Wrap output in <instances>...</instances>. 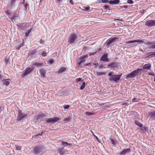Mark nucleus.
<instances>
[{
  "label": "nucleus",
  "instance_id": "obj_5",
  "mask_svg": "<svg viewBox=\"0 0 155 155\" xmlns=\"http://www.w3.org/2000/svg\"><path fill=\"white\" fill-rule=\"evenodd\" d=\"M60 118L57 117H54L53 118H48L45 121L48 124H54L59 120H61Z\"/></svg>",
  "mask_w": 155,
  "mask_h": 155
},
{
  "label": "nucleus",
  "instance_id": "obj_47",
  "mask_svg": "<svg viewBox=\"0 0 155 155\" xmlns=\"http://www.w3.org/2000/svg\"><path fill=\"white\" fill-rule=\"evenodd\" d=\"M81 80V78H77L76 79V82H78Z\"/></svg>",
  "mask_w": 155,
  "mask_h": 155
},
{
  "label": "nucleus",
  "instance_id": "obj_33",
  "mask_svg": "<svg viewBox=\"0 0 155 155\" xmlns=\"http://www.w3.org/2000/svg\"><path fill=\"white\" fill-rule=\"evenodd\" d=\"M85 114L88 115H93L94 114V113L89 112H86Z\"/></svg>",
  "mask_w": 155,
  "mask_h": 155
},
{
  "label": "nucleus",
  "instance_id": "obj_3",
  "mask_svg": "<svg viewBox=\"0 0 155 155\" xmlns=\"http://www.w3.org/2000/svg\"><path fill=\"white\" fill-rule=\"evenodd\" d=\"M141 70V69L138 68L134 71H133L130 73L127 74L126 76V78L127 79L128 78H133L139 75V71Z\"/></svg>",
  "mask_w": 155,
  "mask_h": 155
},
{
  "label": "nucleus",
  "instance_id": "obj_58",
  "mask_svg": "<svg viewBox=\"0 0 155 155\" xmlns=\"http://www.w3.org/2000/svg\"><path fill=\"white\" fill-rule=\"evenodd\" d=\"M2 107H0V113H1V111H2Z\"/></svg>",
  "mask_w": 155,
  "mask_h": 155
},
{
  "label": "nucleus",
  "instance_id": "obj_15",
  "mask_svg": "<svg viewBox=\"0 0 155 155\" xmlns=\"http://www.w3.org/2000/svg\"><path fill=\"white\" fill-rule=\"evenodd\" d=\"M130 152V149L129 148L125 149L120 152V155H125V154L129 153Z\"/></svg>",
  "mask_w": 155,
  "mask_h": 155
},
{
  "label": "nucleus",
  "instance_id": "obj_22",
  "mask_svg": "<svg viewBox=\"0 0 155 155\" xmlns=\"http://www.w3.org/2000/svg\"><path fill=\"white\" fill-rule=\"evenodd\" d=\"M62 144L64 146V147L67 146L68 147H70L71 145V144L68 143L66 142L63 141H62Z\"/></svg>",
  "mask_w": 155,
  "mask_h": 155
},
{
  "label": "nucleus",
  "instance_id": "obj_38",
  "mask_svg": "<svg viewBox=\"0 0 155 155\" xmlns=\"http://www.w3.org/2000/svg\"><path fill=\"white\" fill-rule=\"evenodd\" d=\"M70 107V106L68 105H66L64 106V108L66 109Z\"/></svg>",
  "mask_w": 155,
  "mask_h": 155
},
{
  "label": "nucleus",
  "instance_id": "obj_31",
  "mask_svg": "<svg viewBox=\"0 0 155 155\" xmlns=\"http://www.w3.org/2000/svg\"><path fill=\"white\" fill-rule=\"evenodd\" d=\"M23 46V45L22 44H21L17 46L16 47V49L17 50H19Z\"/></svg>",
  "mask_w": 155,
  "mask_h": 155
},
{
  "label": "nucleus",
  "instance_id": "obj_42",
  "mask_svg": "<svg viewBox=\"0 0 155 155\" xmlns=\"http://www.w3.org/2000/svg\"><path fill=\"white\" fill-rule=\"evenodd\" d=\"M121 8H128V6L127 5H125L123 6H121Z\"/></svg>",
  "mask_w": 155,
  "mask_h": 155
},
{
  "label": "nucleus",
  "instance_id": "obj_19",
  "mask_svg": "<svg viewBox=\"0 0 155 155\" xmlns=\"http://www.w3.org/2000/svg\"><path fill=\"white\" fill-rule=\"evenodd\" d=\"M151 68V65L150 63L146 64H144L143 67V68L145 69H147V70H149Z\"/></svg>",
  "mask_w": 155,
  "mask_h": 155
},
{
  "label": "nucleus",
  "instance_id": "obj_40",
  "mask_svg": "<svg viewBox=\"0 0 155 155\" xmlns=\"http://www.w3.org/2000/svg\"><path fill=\"white\" fill-rule=\"evenodd\" d=\"M54 62V60L52 59H51L48 61V63L49 64H52Z\"/></svg>",
  "mask_w": 155,
  "mask_h": 155
},
{
  "label": "nucleus",
  "instance_id": "obj_35",
  "mask_svg": "<svg viewBox=\"0 0 155 155\" xmlns=\"http://www.w3.org/2000/svg\"><path fill=\"white\" fill-rule=\"evenodd\" d=\"M15 146H16V150H19L21 149V146H18L16 145H15Z\"/></svg>",
  "mask_w": 155,
  "mask_h": 155
},
{
  "label": "nucleus",
  "instance_id": "obj_10",
  "mask_svg": "<svg viewBox=\"0 0 155 155\" xmlns=\"http://www.w3.org/2000/svg\"><path fill=\"white\" fill-rule=\"evenodd\" d=\"M118 66V63L115 62L110 63L107 66V68L113 69L117 68Z\"/></svg>",
  "mask_w": 155,
  "mask_h": 155
},
{
  "label": "nucleus",
  "instance_id": "obj_27",
  "mask_svg": "<svg viewBox=\"0 0 155 155\" xmlns=\"http://www.w3.org/2000/svg\"><path fill=\"white\" fill-rule=\"evenodd\" d=\"M105 73L103 72H97L96 74L97 76H100L105 74Z\"/></svg>",
  "mask_w": 155,
  "mask_h": 155
},
{
  "label": "nucleus",
  "instance_id": "obj_45",
  "mask_svg": "<svg viewBox=\"0 0 155 155\" xmlns=\"http://www.w3.org/2000/svg\"><path fill=\"white\" fill-rule=\"evenodd\" d=\"M44 41L42 39H40V43L41 44H43L44 43Z\"/></svg>",
  "mask_w": 155,
  "mask_h": 155
},
{
  "label": "nucleus",
  "instance_id": "obj_56",
  "mask_svg": "<svg viewBox=\"0 0 155 155\" xmlns=\"http://www.w3.org/2000/svg\"><path fill=\"white\" fill-rule=\"evenodd\" d=\"M97 1L99 3L102 2L101 0H97Z\"/></svg>",
  "mask_w": 155,
  "mask_h": 155
},
{
  "label": "nucleus",
  "instance_id": "obj_29",
  "mask_svg": "<svg viewBox=\"0 0 155 155\" xmlns=\"http://www.w3.org/2000/svg\"><path fill=\"white\" fill-rule=\"evenodd\" d=\"M28 4L27 3V2H26L25 4L24 5V10L25 11H26L27 10V7H28Z\"/></svg>",
  "mask_w": 155,
  "mask_h": 155
},
{
  "label": "nucleus",
  "instance_id": "obj_24",
  "mask_svg": "<svg viewBox=\"0 0 155 155\" xmlns=\"http://www.w3.org/2000/svg\"><path fill=\"white\" fill-rule=\"evenodd\" d=\"M32 28H31L27 30L26 32L25 33V35L26 36H28L30 33L31 32L32 30Z\"/></svg>",
  "mask_w": 155,
  "mask_h": 155
},
{
  "label": "nucleus",
  "instance_id": "obj_26",
  "mask_svg": "<svg viewBox=\"0 0 155 155\" xmlns=\"http://www.w3.org/2000/svg\"><path fill=\"white\" fill-rule=\"evenodd\" d=\"M135 123L136 125L140 127H142L143 126L142 124L138 121L135 120Z\"/></svg>",
  "mask_w": 155,
  "mask_h": 155
},
{
  "label": "nucleus",
  "instance_id": "obj_9",
  "mask_svg": "<svg viewBox=\"0 0 155 155\" xmlns=\"http://www.w3.org/2000/svg\"><path fill=\"white\" fill-rule=\"evenodd\" d=\"M145 25L148 27H152L155 26V21L153 20H150L146 21Z\"/></svg>",
  "mask_w": 155,
  "mask_h": 155
},
{
  "label": "nucleus",
  "instance_id": "obj_25",
  "mask_svg": "<svg viewBox=\"0 0 155 155\" xmlns=\"http://www.w3.org/2000/svg\"><path fill=\"white\" fill-rule=\"evenodd\" d=\"M34 65L37 67H41L42 66V64L41 63L36 62L34 64Z\"/></svg>",
  "mask_w": 155,
  "mask_h": 155
},
{
  "label": "nucleus",
  "instance_id": "obj_50",
  "mask_svg": "<svg viewBox=\"0 0 155 155\" xmlns=\"http://www.w3.org/2000/svg\"><path fill=\"white\" fill-rule=\"evenodd\" d=\"M69 2L72 5H74L73 1L72 0H70Z\"/></svg>",
  "mask_w": 155,
  "mask_h": 155
},
{
  "label": "nucleus",
  "instance_id": "obj_8",
  "mask_svg": "<svg viewBox=\"0 0 155 155\" xmlns=\"http://www.w3.org/2000/svg\"><path fill=\"white\" fill-rule=\"evenodd\" d=\"M21 110H18V116L17 117V119L18 120H21L25 118L27 115L26 114L22 113Z\"/></svg>",
  "mask_w": 155,
  "mask_h": 155
},
{
  "label": "nucleus",
  "instance_id": "obj_6",
  "mask_svg": "<svg viewBox=\"0 0 155 155\" xmlns=\"http://www.w3.org/2000/svg\"><path fill=\"white\" fill-rule=\"evenodd\" d=\"M33 69L34 68L33 66L27 67L23 72L22 77H24L25 76L30 74Z\"/></svg>",
  "mask_w": 155,
  "mask_h": 155
},
{
  "label": "nucleus",
  "instance_id": "obj_21",
  "mask_svg": "<svg viewBox=\"0 0 155 155\" xmlns=\"http://www.w3.org/2000/svg\"><path fill=\"white\" fill-rule=\"evenodd\" d=\"M66 68L64 67H62L61 68H60L57 71V73L58 74L61 73H62L64 71H65L66 70Z\"/></svg>",
  "mask_w": 155,
  "mask_h": 155
},
{
  "label": "nucleus",
  "instance_id": "obj_18",
  "mask_svg": "<svg viewBox=\"0 0 155 155\" xmlns=\"http://www.w3.org/2000/svg\"><path fill=\"white\" fill-rule=\"evenodd\" d=\"M39 71L40 74L41 75V77H44L46 73V71L43 68L40 69L39 70Z\"/></svg>",
  "mask_w": 155,
  "mask_h": 155
},
{
  "label": "nucleus",
  "instance_id": "obj_51",
  "mask_svg": "<svg viewBox=\"0 0 155 155\" xmlns=\"http://www.w3.org/2000/svg\"><path fill=\"white\" fill-rule=\"evenodd\" d=\"M84 8L85 9V10L86 11H88L89 10V8L87 7H85Z\"/></svg>",
  "mask_w": 155,
  "mask_h": 155
},
{
  "label": "nucleus",
  "instance_id": "obj_16",
  "mask_svg": "<svg viewBox=\"0 0 155 155\" xmlns=\"http://www.w3.org/2000/svg\"><path fill=\"white\" fill-rule=\"evenodd\" d=\"M10 80L9 79H3L2 81V82H3V85L6 86H8L10 84V82L9 81Z\"/></svg>",
  "mask_w": 155,
  "mask_h": 155
},
{
  "label": "nucleus",
  "instance_id": "obj_36",
  "mask_svg": "<svg viewBox=\"0 0 155 155\" xmlns=\"http://www.w3.org/2000/svg\"><path fill=\"white\" fill-rule=\"evenodd\" d=\"M132 102H138V99L135 98H134L132 99Z\"/></svg>",
  "mask_w": 155,
  "mask_h": 155
},
{
  "label": "nucleus",
  "instance_id": "obj_49",
  "mask_svg": "<svg viewBox=\"0 0 155 155\" xmlns=\"http://www.w3.org/2000/svg\"><path fill=\"white\" fill-rule=\"evenodd\" d=\"M105 9L107 10L108 8V6L107 5H105L104 6Z\"/></svg>",
  "mask_w": 155,
  "mask_h": 155
},
{
  "label": "nucleus",
  "instance_id": "obj_61",
  "mask_svg": "<svg viewBox=\"0 0 155 155\" xmlns=\"http://www.w3.org/2000/svg\"><path fill=\"white\" fill-rule=\"evenodd\" d=\"M94 54H95V53H94L92 54V55H94Z\"/></svg>",
  "mask_w": 155,
  "mask_h": 155
},
{
  "label": "nucleus",
  "instance_id": "obj_52",
  "mask_svg": "<svg viewBox=\"0 0 155 155\" xmlns=\"http://www.w3.org/2000/svg\"><path fill=\"white\" fill-rule=\"evenodd\" d=\"M45 132V131H42V132L41 133V134H38V135H40V136H41L42 134L43 133H44V132Z\"/></svg>",
  "mask_w": 155,
  "mask_h": 155
},
{
  "label": "nucleus",
  "instance_id": "obj_46",
  "mask_svg": "<svg viewBox=\"0 0 155 155\" xmlns=\"http://www.w3.org/2000/svg\"><path fill=\"white\" fill-rule=\"evenodd\" d=\"M41 50H39L38 51H35V53L37 54H40L41 53Z\"/></svg>",
  "mask_w": 155,
  "mask_h": 155
},
{
  "label": "nucleus",
  "instance_id": "obj_53",
  "mask_svg": "<svg viewBox=\"0 0 155 155\" xmlns=\"http://www.w3.org/2000/svg\"><path fill=\"white\" fill-rule=\"evenodd\" d=\"M152 48L151 49H155V44H153V45L152 46Z\"/></svg>",
  "mask_w": 155,
  "mask_h": 155
},
{
  "label": "nucleus",
  "instance_id": "obj_12",
  "mask_svg": "<svg viewBox=\"0 0 155 155\" xmlns=\"http://www.w3.org/2000/svg\"><path fill=\"white\" fill-rule=\"evenodd\" d=\"M108 54L106 53L103 55L100 58V60L106 62L109 61V59L107 58Z\"/></svg>",
  "mask_w": 155,
  "mask_h": 155
},
{
  "label": "nucleus",
  "instance_id": "obj_34",
  "mask_svg": "<svg viewBox=\"0 0 155 155\" xmlns=\"http://www.w3.org/2000/svg\"><path fill=\"white\" fill-rule=\"evenodd\" d=\"M5 13L7 15H9V16L10 17V16L11 15V12L9 11H5Z\"/></svg>",
  "mask_w": 155,
  "mask_h": 155
},
{
  "label": "nucleus",
  "instance_id": "obj_20",
  "mask_svg": "<svg viewBox=\"0 0 155 155\" xmlns=\"http://www.w3.org/2000/svg\"><path fill=\"white\" fill-rule=\"evenodd\" d=\"M120 2V0H114L110 1L108 3L111 5H116L119 3Z\"/></svg>",
  "mask_w": 155,
  "mask_h": 155
},
{
  "label": "nucleus",
  "instance_id": "obj_48",
  "mask_svg": "<svg viewBox=\"0 0 155 155\" xmlns=\"http://www.w3.org/2000/svg\"><path fill=\"white\" fill-rule=\"evenodd\" d=\"M148 74L149 75H150L153 76H155V74L153 73H149Z\"/></svg>",
  "mask_w": 155,
  "mask_h": 155
},
{
  "label": "nucleus",
  "instance_id": "obj_1",
  "mask_svg": "<svg viewBox=\"0 0 155 155\" xmlns=\"http://www.w3.org/2000/svg\"><path fill=\"white\" fill-rule=\"evenodd\" d=\"M122 75V73L119 75L115 74L112 71L110 72L108 74V76L109 77V80L110 81H113L116 83L118 82Z\"/></svg>",
  "mask_w": 155,
  "mask_h": 155
},
{
  "label": "nucleus",
  "instance_id": "obj_54",
  "mask_svg": "<svg viewBox=\"0 0 155 155\" xmlns=\"http://www.w3.org/2000/svg\"><path fill=\"white\" fill-rule=\"evenodd\" d=\"M26 2H25V0H23V2H22V4H23V5L25 4Z\"/></svg>",
  "mask_w": 155,
  "mask_h": 155
},
{
  "label": "nucleus",
  "instance_id": "obj_41",
  "mask_svg": "<svg viewBox=\"0 0 155 155\" xmlns=\"http://www.w3.org/2000/svg\"><path fill=\"white\" fill-rule=\"evenodd\" d=\"M70 120V118H65L64 119V121L65 122L69 121Z\"/></svg>",
  "mask_w": 155,
  "mask_h": 155
},
{
  "label": "nucleus",
  "instance_id": "obj_7",
  "mask_svg": "<svg viewBox=\"0 0 155 155\" xmlns=\"http://www.w3.org/2000/svg\"><path fill=\"white\" fill-rule=\"evenodd\" d=\"M118 39V38L116 37L110 38H109L106 41L105 44L106 45L107 48L109 47L110 45L112 42L116 41Z\"/></svg>",
  "mask_w": 155,
  "mask_h": 155
},
{
  "label": "nucleus",
  "instance_id": "obj_37",
  "mask_svg": "<svg viewBox=\"0 0 155 155\" xmlns=\"http://www.w3.org/2000/svg\"><path fill=\"white\" fill-rule=\"evenodd\" d=\"M41 55L42 56L45 57L47 55V53L46 52L43 51Z\"/></svg>",
  "mask_w": 155,
  "mask_h": 155
},
{
  "label": "nucleus",
  "instance_id": "obj_11",
  "mask_svg": "<svg viewBox=\"0 0 155 155\" xmlns=\"http://www.w3.org/2000/svg\"><path fill=\"white\" fill-rule=\"evenodd\" d=\"M43 149V147L41 146L35 147L33 149L34 152L36 154H39Z\"/></svg>",
  "mask_w": 155,
  "mask_h": 155
},
{
  "label": "nucleus",
  "instance_id": "obj_4",
  "mask_svg": "<svg viewBox=\"0 0 155 155\" xmlns=\"http://www.w3.org/2000/svg\"><path fill=\"white\" fill-rule=\"evenodd\" d=\"M143 41L142 40H136L134 41H126V44H131L130 45V46L131 47H133L134 46H136L137 45L142 43H143Z\"/></svg>",
  "mask_w": 155,
  "mask_h": 155
},
{
  "label": "nucleus",
  "instance_id": "obj_13",
  "mask_svg": "<svg viewBox=\"0 0 155 155\" xmlns=\"http://www.w3.org/2000/svg\"><path fill=\"white\" fill-rule=\"evenodd\" d=\"M155 44V41H147L145 42L144 44L147 45L148 46L149 48L151 49L152 47V46L153 45V44Z\"/></svg>",
  "mask_w": 155,
  "mask_h": 155
},
{
  "label": "nucleus",
  "instance_id": "obj_14",
  "mask_svg": "<svg viewBox=\"0 0 155 155\" xmlns=\"http://www.w3.org/2000/svg\"><path fill=\"white\" fill-rule=\"evenodd\" d=\"M88 56L86 55L81 58L80 61L78 64V66H79L82 63L85 62V60H86V58H87Z\"/></svg>",
  "mask_w": 155,
  "mask_h": 155
},
{
  "label": "nucleus",
  "instance_id": "obj_39",
  "mask_svg": "<svg viewBox=\"0 0 155 155\" xmlns=\"http://www.w3.org/2000/svg\"><path fill=\"white\" fill-rule=\"evenodd\" d=\"M127 2L130 4H132L134 3L133 1L132 0H127Z\"/></svg>",
  "mask_w": 155,
  "mask_h": 155
},
{
  "label": "nucleus",
  "instance_id": "obj_44",
  "mask_svg": "<svg viewBox=\"0 0 155 155\" xmlns=\"http://www.w3.org/2000/svg\"><path fill=\"white\" fill-rule=\"evenodd\" d=\"M102 3H107L108 2V0H101Z\"/></svg>",
  "mask_w": 155,
  "mask_h": 155
},
{
  "label": "nucleus",
  "instance_id": "obj_60",
  "mask_svg": "<svg viewBox=\"0 0 155 155\" xmlns=\"http://www.w3.org/2000/svg\"><path fill=\"white\" fill-rule=\"evenodd\" d=\"M41 114H40V115H39V116H39V117H40L41 116Z\"/></svg>",
  "mask_w": 155,
  "mask_h": 155
},
{
  "label": "nucleus",
  "instance_id": "obj_43",
  "mask_svg": "<svg viewBox=\"0 0 155 155\" xmlns=\"http://www.w3.org/2000/svg\"><path fill=\"white\" fill-rule=\"evenodd\" d=\"M110 142L111 143L113 144H114L115 143L114 140L112 138L110 139Z\"/></svg>",
  "mask_w": 155,
  "mask_h": 155
},
{
  "label": "nucleus",
  "instance_id": "obj_55",
  "mask_svg": "<svg viewBox=\"0 0 155 155\" xmlns=\"http://www.w3.org/2000/svg\"><path fill=\"white\" fill-rule=\"evenodd\" d=\"M103 68V66L102 65H100L99 66V68Z\"/></svg>",
  "mask_w": 155,
  "mask_h": 155
},
{
  "label": "nucleus",
  "instance_id": "obj_17",
  "mask_svg": "<svg viewBox=\"0 0 155 155\" xmlns=\"http://www.w3.org/2000/svg\"><path fill=\"white\" fill-rule=\"evenodd\" d=\"M58 152L60 155H64L67 151V150H64V147L58 149Z\"/></svg>",
  "mask_w": 155,
  "mask_h": 155
},
{
  "label": "nucleus",
  "instance_id": "obj_57",
  "mask_svg": "<svg viewBox=\"0 0 155 155\" xmlns=\"http://www.w3.org/2000/svg\"><path fill=\"white\" fill-rule=\"evenodd\" d=\"M2 79V76L0 75V81Z\"/></svg>",
  "mask_w": 155,
  "mask_h": 155
},
{
  "label": "nucleus",
  "instance_id": "obj_2",
  "mask_svg": "<svg viewBox=\"0 0 155 155\" xmlns=\"http://www.w3.org/2000/svg\"><path fill=\"white\" fill-rule=\"evenodd\" d=\"M80 40V38L75 34H71L68 38V42L70 44L75 43Z\"/></svg>",
  "mask_w": 155,
  "mask_h": 155
},
{
  "label": "nucleus",
  "instance_id": "obj_28",
  "mask_svg": "<svg viewBox=\"0 0 155 155\" xmlns=\"http://www.w3.org/2000/svg\"><path fill=\"white\" fill-rule=\"evenodd\" d=\"M151 117L153 119H155V111L152 112L151 114Z\"/></svg>",
  "mask_w": 155,
  "mask_h": 155
},
{
  "label": "nucleus",
  "instance_id": "obj_30",
  "mask_svg": "<svg viewBox=\"0 0 155 155\" xmlns=\"http://www.w3.org/2000/svg\"><path fill=\"white\" fill-rule=\"evenodd\" d=\"M148 54H150L148 57H150L151 56H152V57H155V52H150Z\"/></svg>",
  "mask_w": 155,
  "mask_h": 155
},
{
  "label": "nucleus",
  "instance_id": "obj_32",
  "mask_svg": "<svg viewBox=\"0 0 155 155\" xmlns=\"http://www.w3.org/2000/svg\"><path fill=\"white\" fill-rule=\"evenodd\" d=\"M85 83L84 82H83V83L82 85L80 87V89L82 90L85 87Z\"/></svg>",
  "mask_w": 155,
  "mask_h": 155
},
{
  "label": "nucleus",
  "instance_id": "obj_23",
  "mask_svg": "<svg viewBox=\"0 0 155 155\" xmlns=\"http://www.w3.org/2000/svg\"><path fill=\"white\" fill-rule=\"evenodd\" d=\"M18 17V15L15 13L13 15L11 14L10 16V18L11 20H13L15 19V18Z\"/></svg>",
  "mask_w": 155,
  "mask_h": 155
},
{
  "label": "nucleus",
  "instance_id": "obj_59",
  "mask_svg": "<svg viewBox=\"0 0 155 155\" xmlns=\"http://www.w3.org/2000/svg\"><path fill=\"white\" fill-rule=\"evenodd\" d=\"M140 51H142V52H143V51L142 50V49H140Z\"/></svg>",
  "mask_w": 155,
  "mask_h": 155
}]
</instances>
